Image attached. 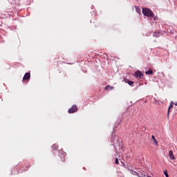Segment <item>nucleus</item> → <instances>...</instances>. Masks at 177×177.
Returning <instances> with one entry per match:
<instances>
[{
    "label": "nucleus",
    "instance_id": "1",
    "mask_svg": "<svg viewBox=\"0 0 177 177\" xmlns=\"http://www.w3.org/2000/svg\"><path fill=\"white\" fill-rule=\"evenodd\" d=\"M142 15L147 17H154V13L149 8H142Z\"/></svg>",
    "mask_w": 177,
    "mask_h": 177
},
{
    "label": "nucleus",
    "instance_id": "2",
    "mask_svg": "<svg viewBox=\"0 0 177 177\" xmlns=\"http://www.w3.org/2000/svg\"><path fill=\"white\" fill-rule=\"evenodd\" d=\"M77 111H78V108L75 105H73L68 109V113L69 114H73V113H77Z\"/></svg>",
    "mask_w": 177,
    "mask_h": 177
},
{
    "label": "nucleus",
    "instance_id": "3",
    "mask_svg": "<svg viewBox=\"0 0 177 177\" xmlns=\"http://www.w3.org/2000/svg\"><path fill=\"white\" fill-rule=\"evenodd\" d=\"M134 77H136V78H142L143 77V73H142V72L138 71L135 73Z\"/></svg>",
    "mask_w": 177,
    "mask_h": 177
},
{
    "label": "nucleus",
    "instance_id": "4",
    "mask_svg": "<svg viewBox=\"0 0 177 177\" xmlns=\"http://www.w3.org/2000/svg\"><path fill=\"white\" fill-rule=\"evenodd\" d=\"M31 78V74L30 73H25L23 80L24 81H27L28 80H30Z\"/></svg>",
    "mask_w": 177,
    "mask_h": 177
},
{
    "label": "nucleus",
    "instance_id": "5",
    "mask_svg": "<svg viewBox=\"0 0 177 177\" xmlns=\"http://www.w3.org/2000/svg\"><path fill=\"white\" fill-rule=\"evenodd\" d=\"M153 37H155L156 38H158L161 36V32H160V31L158 30H156L153 34Z\"/></svg>",
    "mask_w": 177,
    "mask_h": 177
},
{
    "label": "nucleus",
    "instance_id": "6",
    "mask_svg": "<svg viewBox=\"0 0 177 177\" xmlns=\"http://www.w3.org/2000/svg\"><path fill=\"white\" fill-rule=\"evenodd\" d=\"M66 156H67V153L66 152H63L61 156V161L62 162H64L66 161Z\"/></svg>",
    "mask_w": 177,
    "mask_h": 177
},
{
    "label": "nucleus",
    "instance_id": "7",
    "mask_svg": "<svg viewBox=\"0 0 177 177\" xmlns=\"http://www.w3.org/2000/svg\"><path fill=\"white\" fill-rule=\"evenodd\" d=\"M124 82H125L126 84H128L130 85L131 86H132V85H133V84H134L133 81H131V80H128V79H125V80H124Z\"/></svg>",
    "mask_w": 177,
    "mask_h": 177
},
{
    "label": "nucleus",
    "instance_id": "8",
    "mask_svg": "<svg viewBox=\"0 0 177 177\" xmlns=\"http://www.w3.org/2000/svg\"><path fill=\"white\" fill-rule=\"evenodd\" d=\"M169 156L171 160H175V156H174V151L172 150L169 151Z\"/></svg>",
    "mask_w": 177,
    "mask_h": 177
},
{
    "label": "nucleus",
    "instance_id": "9",
    "mask_svg": "<svg viewBox=\"0 0 177 177\" xmlns=\"http://www.w3.org/2000/svg\"><path fill=\"white\" fill-rule=\"evenodd\" d=\"M105 91H111L113 89H114V87L113 86H111L110 85H108L106 86L105 88H104Z\"/></svg>",
    "mask_w": 177,
    "mask_h": 177
},
{
    "label": "nucleus",
    "instance_id": "10",
    "mask_svg": "<svg viewBox=\"0 0 177 177\" xmlns=\"http://www.w3.org/2000/svg\"><path fill=\"white\" fill-rule=\"evenodd\" d=\"M136 11L137 12V13H138L139 15H140V8H139L138 6H136L135 7Z\"/></svg>",
    "mask_w": 177,
    "mask_h": 177
},
{
    "label": "nucleus",
    "instance_id": "11",
    "mask_svg": "<svg viewBox=\"0 0 177 177\" xmlns=\"http://www.w3.org/2000/svg\"><path fill=\"white\" fill-rule=\"evenodd\" d=\"M146 74L149 75H153V70L149 69V71H146Z\"/></svg>",
    "mask_w": 177,
    "mask_h": 177
},
{
    "label": "nucleus",
    "instance_id": "12",
    "mask_svg": "<svg viewBox=\"0 0 177 177\" xmlns=\"http://www.w3.org/2000/svg\"><path fill=\"white\" fill-rule=\"evenodd\" d=\"M58 148H59V146H57V145H56V144H54V145L52 146L53 150H57Z\"/></svg>",
    "mask_w": 177,
    "mask_h": 177
},
{
    "label": "nucleus",
    "instance_id": "13",
    "mask_svg": "<svg viewBox=\"0 0 177 177\" xmlns=\"http://www.w3.org/2000/svg\"><path fill=\"white\" fill-rule=\"evenodd\" d=\"M173 107H174V105L172 104L169 105L168 108V111H167V116L169 115V110H171V109H172Z\"/></svg>",
    "mask_w": 177,
    "mask_h": 177
},
{
    "label": "nucleus",
    "instance_id": "14",
    "mask_svg": "<svg viewBox=\"0 0 177 177\" xmlns=\"http://www.w3.org/2000/svg\"><path fill=\"white\" fill-rule=\"evenodd\" d=\"M152 139L155 144L158 145V141H157V140L156 139V137H154V136H152Z\"/></svg>",
    "mask_w": 177,
    "mask_h": 177
},
{
    "label": "nucleus",
    "instance_id": "15",
    "mask_svg": "<svg viewBox=\"0 0 177 177\" xmlns=\"http://www.w3.org/2000/svg\"><path fill=\"white\" fill-rule=\"evenodd\" d=\"M164 174H165V176L166 177H169V176L168 175V171L165 170V171H164Z\"/></svg>",
    "mask_w": 177,
    "mask_h": 177
},
{
    "label": "nucleus",
    "instance_id": "16",
    "mask_svg": "<svg viewBox=\"0 0 177 177\" xmlns=\"http://www.w3.org/2000/svg\"><path fill=\"white\" fill-rule=\"evenodd\" d=\"M115 162L116 165H119L120 164V162L118 161V158H115Z\"/></svg>",
    "mask_w": 177,
    "mask_h": 177
},
{
    "label": "nucleus",
    "instance_id": "17",
    "mask_svg": "<svg viewBox=\"0 0 177 177\" xmlns=\"http://www.w3.org/2000/svg\"><path fill=\"white\" fill-rule=\"evenodd\" d=\"M175 106H177V104H175Z\"/></svg>",
    "mask_w": 177,
    "mask_h": 177
}]
</instances>
